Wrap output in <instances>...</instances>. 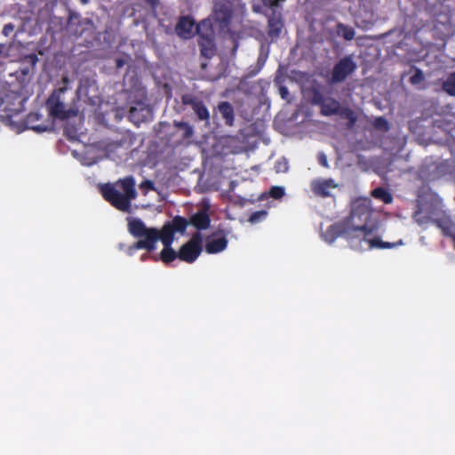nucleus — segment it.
I'll return each instance as SVG.
<instances>
[{
	"instance_id": "nucleus-1",
	"label": "nucleus",
	"mask_w": 455,
	"mask_h": 455,
	"mask_svg": "<svg viewBox=\"0 0 455 455\" xmlns=\"http://www.w3.org/2000/svg\"><path fill=\"white\" fill-rule=\"evenodd\" d=\"M100 192L107 202L124 212H131V202L137 197L135 180L132 176L118 180L115 185L105 184L101 186Z\"/></svg>"
},
{
	"instance_id": "nucleus-2",
	"label": "nucleus",
	"mask_w": 455,
	"mask_h": 455,
	"mask_svg": "<svg viewBox=\"0 0 455 455\" xmlns=\"http://www.w3.org/2000/svg\"><path fill=\"white\" fill-rule=\"evenodd\" d=\"M234 0H215L209 20L219 28L221 32L227 33L233 43V51L238 48V41L242 37L241 31H235L230 28L231 20L235 12Z\"/></svg>"
},
{
	"instance_id": "nucleus-3",
	"label": "nucleus",
	"mask_w": 455,
	"mask_h": 455,
	"mask_svg": "<svg viewBox=\"0 0 455 455\" xmlns=\"http://www.w3.org/2000/svg\"><path fill=\"white\" fill-rule=\"evenodd\" d=\"M373 213L371 200L360 197L351 204L350 214L346 222L352 230L363 232V239H366L374 230L373 227L369 226Z\"/></svg>"
},
{
	"instance_id": "nucleus-4",
	"label": "nucleus",
	"mask_w": 455,
	"mask_h": 455,
	"mask_svg": "<svg viewBox=\"0 0 455 455\" xmlns=\"http://www.w3.org/2000/svg\"><path fill=\"white\" fill-rule=\"evenodd\" d=\"M128 231L138 239L131 250H146L148 252L156 250V243L159 241L157 228H148L139 218H128Z\"/></svg>"
},
{
	"instance_id": "nucleus-5",
	"label": "nucleus",
	"mask_w": 455,
	"mask_h": 455,
	"mask_svg": "<svg viewBox=\"0 0 455 455\" xmlns=\"http://www.w3.org/2000/svg\"><path fill=\"white\" fill-rule=\"evenodd\" d=\"M312 103L320 107V113L323 116H331L339 115L352 123L355 117L354 112L347 107H341L340 103L331 97H324L317 89L312 91Z\"/></svg>"
},
{
	"instance_id": "nucleus-6",
	"label": "nucleus",
	"mask_w": 455,
	"mask_h": 455,
	"mask_svg": "<svg viewBox=\"0 0 455 455\" xmlns=\"http://www.w3.org/2000/svg\"><path fill=\"white\" fill-rule=\"evenodd\" d=\"M357 68V64L352 55L341 58L332 68L330 77V84H337L344 82Z\"/></svg>"
},
{
	"instance_id": "nucleus-7",
	"label": "nucleus",
	"mask_w": 455,
	"mask_h": 455,
	"mask_svg": "<svg viewBox=\"0 0 455 455\" xmlns=\"http://www.w3.org/2000/svg\"><path fill=\"white\" fill-rule=\"evenodd\" d=\"M202 243V234L196 232L191 238L180 248L179 259L187 263L195 262L203 251Z\"/></svg>"
},
{
	"instance_id": "nucleus-8",
	"label": "nucleus",
	"mask_w": 455,
	"mask_h": 455,
	"mask_svg": "<svg viewBox=\"0 0 455 455\" xmlns=\"http://www.w3.org/2000/svg\"><path fill=\"white\" fill-rule=\"evenodd\" d=\"M181 104L190 108L199 121L210 124V112L204 100L194 93H184L180 97Z\"/></svg>"
},
{
	"instance_id": "nucleus-9",
	"label": "nucleus",
	"mask_w": 455,
	"mask_h": 455,
	"mask_svg": "<svg viewBox=\"0 0 455 455\" xmlns=\"http://www.w3.org/2000/svg\"><path fill=\"white\" fill-rule=\"evenodd\" d=\"M207 25V20H203L197 25L196 32L198 34V45L201 55L206 59H212L216 53V44L214 40V31L210 28L205 33L201 32V28Z\"/></svg>"
},
{
	"instance_id": "nucleus-10",
	"label": "nucleus",
	"mask_w": 455,
	"mask_h": 455,
	"mask_svg": "<svg viewBox=\"0 0 455 455\" xmlns=\"http://www.w3.org/2000/svg\"><path fill=\"white\" fill-rule=\"evenodd\" d=\"M416 204V209L412 214L414 221L419 226L433 223L434 218H435V212H438L439 211L435 209L432 204L424 202L421 198L417 199Z\"/></svg>"
},
{
	"instance_id": "nucleus-11",
	"label": "nucleus",
	"mask_w": 455,
	"mask_h": 455,
	"mask_svg": "<svg viewBox=\"0 0 455 455\" xmlns=\"http://www.w3.org/2000/svg\"><path fill=\"white\" fill-rule=\"evenodd\" d=\"M228 243L226 232L223 229H219L206 237L204 250L208 254H216L223 251Z\"/></svg>"
},
{
	"instance_id": "nucleus-12",
	"label": "nucleus",
	"mask_w": 455,
	"mask_h": 455,
	"mask_svg": "<svg viewBox=\"0 0 455 455\" xmlns=\"http://www.w3.org/2000/svg\"><path fill=\"white\" fill-rule=\"evenodd\" d=\"M46 108L49 115L56 119L66 120L71 116L74 112L66 109L64 103L60 100L59 96L51 95L46 100Z\"/></svg>"
},
{
	"instance_id": "nucleus-13",
	"label": "nucleus",
	"mask_w": 455,
	"mask_h": 455,
	"mask_svg": "<svg viewBox=\"0 0 455 455\" xmlns=\"http://www.w3.org/2000/svg\"><path fill=\"white\" fill-rule=\"evenodd\" d=\"M196 28L189 16H181L175 26V32L181 39L188 40L194 36Z\"/></svg>"
},
{
	"instance_id": "nucleus-14",
	"label": "nucleus",
	"mask_w": 455,
	"mask_h": 455,
	"mask_svg": "<svg viewBox=\"0 0 455 455\" xmlns=\"http://www.w3.org/2000/svg\"><path fill=\"white\" fill-rule=\"evenodd\" d=\"M433 224L442 231L444 236L451 237L455 235V223L452 221L451 216L444 212L439 211L435 212Z\"/></svg>"
},
{
	"instance_id": "nucleus-15",
	"label": "nucleus",
	"mask_w": 455,
	"mask_h": 455,
	"mask_svg": "<svg viewBox=\"0 0 455 455\" xmlns=\"http://www.w3.org/2000/svg\"><path fill=\"white\" fill-rule=\"evenodd\" d=\"M283 28L281 12H274L267 15V35L272 39H277Z\"/></svg>"
},
{
	"instance_id": "nucleus-16",
	"label": "nucleus",
	"mask_w": 455,
	"mask_h": 455,
	"mask_svg": "<svg viewBox=\"0 0 455 455\" xmlns=\"http://www.w3.org/2000/svg\"><path fill=\"white\" fill-rule=\"evenodd\" d=\"M189 225H192L198 231L209 228L211 219L208 213V208H204L189 218Z\"/></svg>"
},
{
	"instance_id": "nucleus-17",
	"label": "nucleus",
	"mask_w": 455,
	"mask_h": 455,
	"mask_svg": "<svg viewBox=\"0 0 455 455\" xmlns=\"http://www.w3.org/2000/svg\"><path fill=\"white\" fill-rule=\"evenodd\" d=\"M333 180H316L311 183V189L315 196L327 197L330 196V189L336 188Z\"/></svg>"
},
{
	"instance_id": "nucleus-18",
	"label": "nucleus",
	"mask_w": 455,
	"mask_h": 455,
	"mask_svg": "<svg viewBox=\"0 0 455 455\" xmlns=\"http://www.w3.org/2000/svg\"><path fill=\"white\" fill-rule=\"evenodd\" d=\"M217 110L227 126L234 125L235 109L231 103L228 101H221L218 104Z\"/></svg>"
},
{
	"instance_id": "nucleus-19",
	"label": "nucleus",
	"mask_w": 455,
	"mask_h": 455,
	"mask_svg": "<svg viewBox=\"0 0 455 455\" xmlns=\"http://www.w3.org/2000/svg\"><path fill=\"white\" fill-rule=\"evenodd\" d=\"M364 241H366L369 244V247L371 249H373V248H378V249H392V248H395L398 245H402L403 243V240H399L395 243H389V242H383L379 237H373V238H369V236H367L366 239H363Z\"/></svg>"
},
{
	"instance_id": "nucleus-20",
	"label": "nucleus",
	"mask_w": 455,
	"mask_h": 455,
	"mask_svg": "<svg viewBox=\"0 0 455 455\" xmlns=\"http://www.w3.org/2000/svg\"><path fill=\"white\" fill-rule=\"evenodd\" d=\"M177 258H179V251L177 252L172 247V244L164 245V248L159 255V259H161L163 263L168 265L171 262L174 261ZM154 260L157 261L158 258L154 257Z\"/></svg>"
},
{
	"instance_id": "nucleus-21",
	"label": "nucleus",
	"mask_w": 455,
	"mask_h": 455,
	"mask_svg": "<svg viewBox=\"0 0 455 455\" xmlns=\"http://www.w3.org/2000/svg\"><path fill=\"white\" fill-rule=\"evenodd\" d=\"M148 109L142 105L132 107L129 111V118L135 124H140L147 119Z\"/></svg>"
},
{
	"instance_id": "nucleus-22",
	"label": "nucleus",
	"mask_w": 455,
	"mask_h": 455,
	"mask_svg": "<svg viewBox=\"0 0 455 455\" xmlns=\"http://www.w3.org/2000/svg\"><path fill=\"white\" fill-rule=\"evenodd\" d=\"M174 230L167 222L160 230L158 229L159 241L162 242L163 245L172 244L174 241Z\"/></svg>"
},
{
	"instance_id": "nucleus-23",
	"label": "nucleus",
	"mask_w": 455,
	"mask_h": 455,
	"mask_svg": "<svg viewBox=\"0 0 455 455\" xmlns=\"http://www.w3.org/2000/svg\"><path fill=\"white\" fill-rule=\"evenodd\" d=\"M174 127L181 132V138L185 140L191 139L194 135V128L188 122L175 121Z\"/></svg>"
},
{
	"instance_id": "nucleus-24",
	"label": "nucleus",
	"mask_w": 455,
	"mask_h": 455,
	"mask_svg": "<svg viewBox=\"0 0 455 455\" xmlns=\"http://www.w3.org/2000/svg\"><path fill=\"white\" fill-rule=\"evenodd\" d=\"M336 33L339 37L347 41L352 40L355 34V29L352 27L340 22L336 25Z\"/></svg>"
},
{
	"instance_id": "nucleus-25",
	"label": "nucleus",
	"mask_w": 455,
	"mask_h": 455,
	"mask_svg": "<svg viewBox=\"0 0 455 455\" xmlns=\"http://www.w3.org/2000/svg\"><path fill=\"white\" fill-rule=\"evenodd\" d=\"M371 196L375 199H378V200L383 202L384 204H391L393 201V196H392L391 193L387 189H386L382 187L374 188L371 191Z\"/></svg>"
},
{
	"instance_id": "nucleus-26",
	"label": "nucleus",
	"mask_w": 455,
	"mask_h": 455,
	"mask_svg": "<svg viewBox=\"0 0 455 455\" xmlns=\"http://www.w3.org/2000/svg\"><path fill=\"white\" fill-rule=\"evenodd\" d=\"M174 232L184 233L189 225V220L181 216H176L171 222H168Z\"/></svg>"
},
{
	"instance_id": "nucleus-27",
	"label": "nucleus",
	"mask_w": 455,
	"mask_h": 455,
	"mask_svg": "<svg viewBox=\"0 0 455 455\" xmlns=\"http://www.w3.org/2000/svg\"><path fill=\"white\" fill-rule=\"evenodd\" d=\"M443 90L450 96H455V71L451 73L442 84Z\"/></svg>"
},
{
	"instance_id": "nucleus-28",
	"label": "nucleus",
	"mask_w": 455,
	"mask_h": 455,
	"mask_svg": "<svg viewBox=\"0 0 455 455\" xmlns=\"http://www.w3.org/2000/svg\"><path fill=\"white\" fill-rule=\"evenodd\" d=\"M345 232L341 224H334L328 228L325 235L332 241Z\"/></svg>"
},
{
	"instance_id": "nucleus-29",
	"label": "nucleus",
	"mask_w": 455,
	"mask_h": 455,
	"mask_svg": "<svg viewBox=\"0 0 455 455\" xmlns=\"http://www.w3.org/2000/svg\"><path fill=\"white\" fill-rule=\"evenodd\" d=\"M267 212L265 210L257 211L252 212L249 217V222L251 224L259 223L266 219Z\"/></svg>"
},
{
	"instance_id": "nucleus-30",
	"label": "nucleus",
	"mask_w": 455,
	"mask_h": 455,
	"mask_svg": "<svg viewBox=\"0 0 455 455\" xmlns=\"http://www.w3.org/2000/svg\"><path fill=\"white\" fill-rule=\"evenodd\" d=\"M425 79L423 72L418 68H415L414 74L410 77L409 81L412 85H418L421 84Z\"/></svg>"
},
{
	"instance_id": "nucleus-31",
	"label": "nucleus",
	"mask_w": 455,
	"mask_h": 455,
	"mask_svg": "<svg viewBox=\"0 0 455 455\" xmlns=\"http://www.w3.org/2000/svg\"><path fill=\"white\" fill-rule=\"evenodd\" d=\"M269 196L274 199H281L284 194V188L279 186H274L269 190Z\"/></svg>"
},
{
	"instance_id": "nucleus-32",
	"label": "nucleus",
	"mask_w": 455,
	"mask_h": 455,
	"mask_svg": "<svg viewBox=\"0 0 455 455\" xmlns=\"http://www.w3.org/2000/svg\"><path fill=\"white\" fill-rule=\"evenodd\" d=\"M374 125L378 129H383V130H387L388 129V123H387V121L383 116L378 117L375 120Z\"/></svg>"
},
{
	"instance_id": "nucleus-33",
	"label": "nucleus",
	"mask_w": 455,
	"mask_h": 455,
	"mask_svg": "<svg viewBox=\"0 0 455 455\" xmlns=\"http://www.w3.org/2000/svg\"><path fill=\"white\" fill-rule=\"evenodd\" d=\"M123 146L121 141H113L107 144L105 149L108 153H111L120 148Z\"/></svg>"
},
{
	"instance_id": "nucleus-34",
	"label": "nucleus",
	"mask_w": 455,
	"mask_h": 455,
	"mask_svg": "<svg viewBox=\"0 0 455 455\" xmlns=\"http://www.w3.org/2000/svg\"><path fill=\"white\" fill-rule=\"evenodd\" d=\"M64 134L71 140H75L76 138V131L74 127L66 126L64 128Z\"/></svg>"
},
{
	"instance_id": "nucleus-35",
	"label": "nucleus",
	"mask_w": 455,
	"mask_h": 455,
	"mask_svg": "<svg viewBox=\"0 0 455 455\" xmlns=\"http://www.w3.org/2000/svg\"><path fill=\"white\" fill-rule=\"evenodd\" d=\"M279 94H280L282 99L290 101V100H289L290 92H289L288 88L286 86L281 85L279 87Z\"/></svg>"
},
{
	"instance_id": "nucleus-36",
	"label": "nucleus",
	"mask_w": 455,
	"mask_h": 455,
	"mask_svg": "<svg viewBox=\"0 0 455 455\" xmlns=\"http://www.w3.org/2000/svg\"><path fill=\"white\" fill-rule=\"evenodd\" d=\"M317 159H318L319 164H321L323 167H328V160H327V156H325L324 153H323V152L318 153Z\"/></svg>"
},
{
	"instance_id": "nucleus-37",
	"label": "nucleus",
	"mask_w": 455,
	"mask_h": 455,
	"mask_svg": "<svg viewBox=\"0 0 455 455\" xmlns=\"http://www.w3.org/2000/svg\"><path fill=\"white\" fill-rule=\"evenodd\" d=\"M140 188H148V189H154V183L151 180H144L140 185Z\"/></svg>"
},
{
	"instance_id": "nucleus-38",
	"label": "nucleus",
	"mask_w": 455,
	"mask_h": 455,
	"mask_svg": "<svg viewBox=\"0 0 455 455\" xmlns=\"http://www.w3.org/2000/svg\"><path fill=\"white\" fill-rule=\"evenodd\" d=\"M124 64H125V60L124 59L117 58L116 60V68L119 69V68H123L124 66Z\"/></svg>"
},
{
	"instance_id": "nucleus-39",
	"label": "nucleus",
	"mask_w": 455,
	"mask_h": 455,
	"mask_svg": "<svg viewBox=\"0 0 455 455\" xmlns=\"http://www.w3.org/2000/svg\"><path fill=\"white\" fill-rule=\"evenodd\" d=\"M12 29H13L12 24H11V23L5 24L4 27V29H3V33L4 35H8L9 30H12Z\"/></svg>"
},
{
	"instance_id": "nucleus-40",
	"label": "nucleus",
	"mask_w": 455,
	"mask_h": 455,
	"mask_svg": "<svg viewBox=\"0 0 455 455\" xmlns=\"http://www.w3.org/2000/svg\"><path fill=\"white\" fill-rule=\"evenodd\" d=\"M146 2L149 4L152 8H156L158 4V0H146Z\"/></svg>"
},
{
	"instance_id": "nucleus-41",
	"label": "nucleus",
	"mask_w": 455,
	"mask_h": 455,
	"mask_svg": "<svg viewBox=\"0 0 455 455\" xmlns=\"http://www.w3.org/2000/svg\"><path fill=\"white\" fill-rule=\"evenodd\" d=\"M4 47H5V45L4 44H0V57L2 56Z\"/></svg>"
},
{
	"instance_id": "nucleus-42",
	"label": "nucleus",
	"mask_w": 455,
	"mask_h": 455,
	"mask_svg": "<svg viewBox=\"0 0 455 455\" xmlns=\"http://www.w3.org/2000/svg\"><path fill=\"white\" fill-rule=\"evenodd\" d=\"M148 253H145V254L141 255L140 259H141L142 261H144V260H146L148 259Z\"/></svg>"
},
{
	"instance_id": "nucleus-43",
	"label": "nucleus",
	"mask_w": 455,
	"mask_h": 455,
	"mask_svg": "<svg viewBox=\"0 0 455 455\" xmlns=\"http://www.w3.org/2000/svg\"><path fill=\"white\" fill-rule=\"evenodd\" d=\"M35 131H44L45 129H41L39 126L34 127Z\"/></svg>"
},
{
	"instance_id": "nucleus-44",
	"label": "nucleus",
	"mask_w": 455,
	"mask_h": 455,
	"mask_svg": "<svg viewBox=\"0 0 455 455\" xmlns=\"http://www.w3.org/2000/svg\"><path fill=\"white\" fill-rule=\"evenodd\" d=\"M451 238L452 239L453 241V245H454V248H455V235L453 236H451Z\"/></svg>"
},
{
	"instance_id": "nucleus-45",
	"label": "nucleus",
	"mask_w": 455,
	"mask_h": 455,
	"mask_svg": "<svg viewBox=\"0 0 455 455\" xmlns=\"http://www.w3.org/2000/svg\"><path fill=\"white\" fill-rule=\"evenodd\" d=\"M32 58H33V60H37V58H36V55H33V56H32Z\"/></svg>"
}]
</instances>
